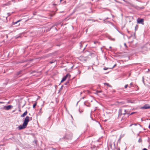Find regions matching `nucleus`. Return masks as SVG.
Here are the masks:
<instances>
[{
  "instance_id": "12",
  "label": "nucleus",
  "mask_w": 150,
  "mask_h": 150,
  "mask_svg": "<svg viewBox=\"0 0 150 150\" xmlns=\"http://www.w3.org/2000/svg\"><path fill=\"white\" fill-rule=\"evenodd\" d=\"M104 84L105 85H106V86H109L110 87V85L108 83H104Z\"/></svg>"
},
{
  "instance_id": "10",
  "label": "nucleus",
  "mask_w": 150,
  "mask_h": 150,
  "mask_svg": "<svg viewBox=\"0 0 150 150\" xmlns=\"http://www.w3.org/2000/svg\"><path fill=\"white\" fill-rule=\"evenodd\" d=\"M21 20H19L15 22H13V25H15L18 22H20Z\"/></svg>"
},
{
  "instance_id": "26",
  "label": "nucleus",
  "mask_w": 150,
  "mask_h": 150,
  "mask_svg": "<svg viewBox=\"0 0 150 150\" xmlns=\"http://www.w3.org/2000/svg\"><path fill=\"white\" fill-rule=\"evenodd\" d=\"M124 45H125V47H127V45H126V43H125L124 44Z\"/></svg>"
},
{
  "instance_id": "23",
  "label": "nucleus",
  "mask_w": 150,
  "mask_h": 150,
  "mask_svg": "<svg viewBox=\"0 0 150 150\" xmlns=\"http://www.w3.org/2000/svg\"><path fill=\"white\" fill-rule=\"evenodd\" d=\"M138 27V26L137 25H136V26L135 27V30L137 29Z\"/></svg>"
},
{
  "instance_id": "30",
  "label": "nucleus",
  "mask_w": 150,
  "mask_h": 150,
  "mask_svg": "<svg viewBox=\"0 0 150 150\" xmlns=\"http://www.w3.org/2000/svg\"><path fill=\"white\" fill-rule=\"evenodd\" d=\"M95 121L96 122H98V123L99 124H100V123H99V122H98V121H96V120H95Z\"/></svg>"
},
{
  "instance_id": "32",
  "label": "nucleus",
  "mask_w": 150,
  "mask_h": 150,
  "mask_svg": "<svg viewBox=\"0 0 150 150\" xmlns=\"http://www.w3.org/2000/svg\"><path fill=\"white\" fill-rule=\"evenodd\" d=\"M133 125V124H131L130 125H129V127H131L132 125Z\"/></svg>"
},
{
  "instance_id": "34",
  "label": "nucleus",
  "mask_w": 150,
  "mask_h": 150,
  "mask_svg": "<svg viewBox=\"0 0 150 150\" xmlns=\"http://www.w3.org/2000/svg\"><path fill=\"white\" fill-rule=\"evenodd\" d=\"M127 32L129 33H130V31H128V30H127Z\"/></svg>"
},
{
  "instance_id": "19",
  "label": "nucleus",
  "mask_w": 150,
  "mask_h": 150,
  "mask_svg": "<svg viewBox=\"0 0 150 150\" xmlns=\"http://www.w3.org/2000/svg\"><path fill=\"white\" fill-rule=\"evenodd\" d=\"M128 85L127 84H126V85H125V88H126L127 87H128Z\"/></svg>"
},
{
  "instance_id": "29",
  "label": "nucleus",
  "mask_w": 150,
  "mask_h": 150,
  "mask_svg": "<svg viewBox=\"0 0 150 150\" xmlns=\"http://www.w3.org/2000/svg\"><path fill=\"white\" fill-rule=\"evenodd\" d=\"M142 79H143V81L144 82V77H142Z\"/></svg>"
},
{
  "instance_id": "37",
  "label": "nucleus",
  "mask_w": 150,
  "mask_h": 150,
  "mask_svg": "<svg viewBox=\"0 0 150 150\" xmlns=\"http://www.w3.org/2000/svg\"><path fill=\"white\" fill-rule=\"evenodd\" d=\"M112 40H115V39H112Z\"/></svg>"
},
{
  "instance_id": "17",
  "label": "nucleus",
  "mask_w": 150,
  "mask_h": 150,
  "mask_svg": "<svg viewBox=\"0 0 150 150\" xmlns=\"http://www.w3.org/2000/svg\"><path fill=\"white\" fill-rule=\"evenodd\" d=\"M138 142H142V139L141 138L139 139L138 140Z\"/></svg>"
},
{
  "instance_id": "28",
  "label": "nucleus",
  "mask_w": 150,
  "mask_h": 150,
  "mask_svg": "<svg viewBox=\"0 0 150 150\" xmlns=\"http://www.w3.org/2000/svg\"><path fill=\"white\" fill-rule=\"evenodd\" d=\"M116 66V64H115L114 66H113V67L112 68H114L115 66Z\"/></svg>"
},
{
  "instance_id": "31",
  "label": "nucleus",
  "mask_w": 150,
  "mask_h": 150,
  "mask_svg": "<svg viewBox=\"0 0 150 150\" xmlns=\"http://www.w3.org/2000/svg\"><path fill=\"white\" fill-rule=\"evenodd\" d=\"M79 112L80 113H81L83 112V111H81L79 110Z\"/></svg>"
},
{
  "instance_id": "40",
  "label": "nucleus",
  "mask_w": 150,
  "mask_h": 150,
  "mask_svg": "<svg viewBox=\"0 0 150 150\" xmlns=\"http://www.w3.org/2000/svg\"><path fill=\"white\" fill-rule=\"evenodd\" d=\"M110 48H111V47H110Z\"/></svg>"
},
{
  "instance_id": "2",
  "label": "nucleus",
  "mask_w": 150,
  "mask_h": 150,
  "mask_svg": "<svg viewBox=\"0 0 150 150\" xmlns=\"http://www.w3.org/2000/svg\"><path fill=\"white\" fill-rule=\"evenodd\" d=\"M129 114V112L126 109H124L122 108H120L119 110L118 118H121V116L123 115L127 114L128 115Z\"/></svg>"
},
{
  "instance_id": "36",
  "label": "nucleus",
  "mask_w": 150,
  "mask_h": 150,
  "mask_svg": "<svg viewBox=\"0 0 150 150\" xmlns=\"http://www.w3.org/2000/svg\"><path fill=\"white\" fill-rule=\"evenodd\" d=\"M149 128L150 129V124L149 125Z\"/></svg>"
},
{
  "instance_id": "39",
  "label": "nucleus",
  "mask_w": 150,
  "mask_h": 150,
  "mask_svg": "<svg viewBox=\"0 0 150 150\" xmlns=\"http://www.w3.org/2000/svg\"><path fill=\"white\" fill-rule=\"evenodd\" d=\"M62 0H60V2H61V1H62Z\"/></svg>"
},
{
  "instance_id": "8",
  "label": "nucleus",
  "mask_w": 150,
  "mask_h": 150,
  "mask_svg": "<svg viewBox=\"0 0 150 150\" xmlns=\"http://www.w3.org/2000/svg\"><path fill=\"white\" fill-rule=\"evenodd\" d=\"M27 112H28L27 110H26L22 115H21V117H25L27 115Z\"/></svg>"
},
{
  "instance_id": "5",
  "label": "nucleus",
  "mask_w": 150,
  "mask_h": 150,
  "mask_svg": "<svg viewBox=\"0 0 150 150\" xmlns=\"http://www.w3.org/2000/svg\"><path fill=\"white\" fill-rule=\"evenodd\" d=\"M70 76H71V75L70 74H67L65 76H64L63 77L61 82H63V81H64L66 80L67 77H69V78H70Z\"/></svg>"
},
{
  "instance_id": "25",
  "label": "nucleus",
  "mask_w": 150,
  "mask_h": 150,
  "mask_svg": "<svg viewBox=\"0 0 150 150\" xmlns=\"http://www.w3.org/2000/svg\"><path fill=\"white\" fill-rule=\"evenodd\" d=\"M54 61H50V64H52L53 63H54Z\"/></svg>"
},
{
  "instance_id": "24",
  "label": "nucleus",
  "mask_w": 150,
  "mask_h": 150,
  "mask_svg": "<svg viewBox=\"0 0 150 150\" xmlns=\"http://www.w3.org/2000/svg\"><path fill=\"white\" fill-rule=\"evenodd\" d=\"M80 46L81 47V46H82V42H80Z\"/></svg>"
},
{
  "instance_id": "41",
  "label": "nucleus",
  "mask_w": 150,
  "mask_h": 150,
  "mask_svg": "<svg viewBox=\"0 0 150 150\" xmlns=\"http://www.w3.org/2000/svg\"><path fill=\"white\" fill-rule=\"evenodd\" d=\"M94 43H96V42H94Z\"/></svg>"
},
{
  "instance_id": "16",
  "label": "nucleus",
  "mask_w": 150,
  "mask_h": 150,
  "mask_svg": "<svg viewBox=\"0 0 150 150\" xmlns=\"http://www.w3.org/2000/svg\"><path fill=\"white\" fill-rule=\"evenodd\" d=\"M122 136L121 135L120 136L118 140V141H119V142H120V140L121 139H122Z\"/></svg>"
},
{
  "instance_id": "20",
  "label": "nucleus",
  "mask_w": 150,
  "mask_h": 150,
  "mask_svg": "<svg viewBox=\"0 0 150 150\" xmlns=\"http://www.w3.org/2000/svg\"><path fill=\"white\" fill-rule=\"evenodd\" d=\"M11 13H7V14L8 15V16H10V15H11Z\"/></svg>"
},
{
  "instance_id": "22",
  "label": "nucleus",
  "mask_w": 150,
  "mask_h": 150,
  "mask_svg": "<svg viewBox=\"0 0 150 150\" xmlns=\"http://www.w3.org/2000/svg\"><path fill=\"white\" fill-rule=\"evenodd\" d=\"M108 69V68H107L106 67H104L103 68V69L104 70H107Z\"/></svg>"
},
{
  "instance_id": "3",
  "label": "nucleus",
  "mask_w": 150,
  "mask_h": 150,
  "mask_svg": "<svg viewBox=\"0 0 150 150\" xmlns=\"http://www.w3.org/2000/svg\"><path fill=\"white\" fill-rule=\"evenodd\" d=\"M72 137V135L70 133H66L64 136L63 137L60 139L59 140L60 141H62L64 139H71Z\"/></svg>"
},
{
  "instance_id": "1",
  "label": "nucleus",
  "mask_w": 150,
  "mask_h": 150,
  "mask_svg": "<svg viewBox=\"0 0 150 150\" xmlns=\"http://www.w3.org/2000/svg\"><path fill=\"white\" fill-rule=\"evenodd\" d=\"M32 119V117H29L26 116L25 117L24 122L22 125H20L18 127L19 130H21L25 128L28 125V123Z\"/></svg>"
},
{
  "instance_id": "38",
  "label": "nucleus",
  "mask_w": 150,
  "mask_h": 150,
  "mask_svg": "<svg viewBox=\"0 0 150 150\" xmlns=\"http://www.w3.org/2000/svg\"><path fill=\"white\" fill-rule=\"evenodd\" d=\"M148 71H150V69H148Z\"/></svg>"
},
{
  "instance_id": "9",
  "label": "nucleus",
  "mask_w": 150,
  "mask_h": 150,
  "mask_svg": "<svg viewBox=\"0 0 150 150\" xmlns=\"http://www.w3.org/2000/svg\"><path fill=\"white\" fill-rule=\"evenodd\" d=\"M22 72V71H18L16 73V75L19 77V76L21 74Z\"/></svg>"
},
{
  "instance_id": "4",
  "label": "nucleus",
  "mask_w": 150,
  "mask_h": 150,
  "mask_svg": "<svg viewBox=\"0 0 150 150\" xmlns=\"http://www.w3.org/2000/svg\"><path fill=\"white\" fill-rule=\"evenodd\" d=\"M137 22L138 23H141L142 25H144V19L143 18H138L137 20Z\"/></svg>"
},
{
  "instance_id": "6",
  "label": "nucleus",
  "mask_w": 150,
  "mask_h": 150,
  "mask_svg": "<svg viewBox=\"0 0 150 150\" xmlns=\"http://www.w3.org/2000/svg\"><path fill=\"white\" fill-rule=\"evenodd\" d=\"M142 109H148L150 108V106L148 104H146L144 105L143 107H142L141 108Z\"/></svg>"
},
{
  "instance_id": "42",
  "label": "nucleus",
  "mask_w": 150,
  "mask_h": 150,
  "mask_svg": "<svg viewBox=\"0 0 150 150\" xmlns=\"http://www.w3.org/2000/svg\"><path fill=\"white\" fill-rule=\"evenodd\" d=\"M0 103H2V102H0Z\"/></svg>"
},
{
  "instance_id": "27",
  "label": "nucleus",
  "mask_w": 150,
  "mask_h": 150,
  "mask_svg": "<svg viewBox=\"0 0 150 150\" xmlns=\"http://www.w3.org/2000/svg\"><path fill=\"white\" fill-rule=\"evenodd\" d=\"M143 150H148V149L146 148H144L143 149Z\"/></svg>"
},
{
  "instance_id": "21",
  "label": "nucleus",
  "mask_w": 150,
  "mask_h": 150,
  "mask_svg": "<svg viewBox=\"0 0 150 150\" xmlns=\"http://www.w3.org/2000/svg\"><path fill=\"white\" fill-rule=\"evenodd\" d=\"M69 83V81H67V82L65 83V84L66 85H67L68 83Z\"/></svg>"
},
{
  "instance_id": "13",
  "label": "nucleus",
  "mask_w": 150,
  "mask_h": 150,
  "mask_svg": "<svg viewBox=\"0 0 150 150\" xmlns=\"http://www.w3.org/2000/svg\"><path fill=\"white\" fill-rule=\"evenodd\" d=\"M37 103L36 102H35L33 105V108H34L35 106L36 105Z\"/></svg>"
},
{
  "instance_id": "33",
  "label": "nucleus",
  "mask_w": 150,
  "mask_h": 150,
  "mask_svg": "<svg viewBox=\"0 0 150 150\" xmlns=\"http://www.w3.org/2000/svg\"><path fill=\"white\" fill-rule=\"evenodd\" d=\"M124 120V119H123V118L122 117V118H121V121H122V120Z\"/></svg>"
},
{
  "instance_id": "11",
  "label": "nucleus",
  "mask_w": 150,
  "mask_h": 150,
  "mask_svg": "<svg viewBox=\"0 0 150 150\" xmlns=\"http://www.w3.org/2000/svg\"><path fill=\"white\" fill-rule=\"evenodd\" d=\"M132 87H134V85L132 83V82H131L130 83V86H129V88H130Z\"/></svg>"
},
{
  "instance_id": "15",
  "label": "nucleus",
  "mask_w": 150,
  "mask_h": 150,
  "mask_svg": "<svg viewBox=\"0 0 150 150\" xmlns=\"http://www.w3.org/2000/svg\"><path fill=\"white\" fill-rule=\"evenodd\" d=\"M134 86H136V91L138 90L139 89V87L137 85H134Z\"/></svg>"
},
{
  "instance_id": "14",
  "label": "nucleus",
  "mask_w": 150,
  "mask_h": 150,
  "mask_svg": "<svg viewBox=\"0 0 150 150\" xmlns=\"http://www.w3.org/2000/svg\"><path fill=\"white\" fill-rule=\"evenodd\" d=\"M102 92V91H98V90H97L96 91V93L98 94V93H101Z\"/></svg>"
},
{
  "instance_id": "18",
  "label": "nucleus",
  "mask_w": 150,
  "mask_h": 150,
  "mask_svg": "<svg viewBox=\"0 0 150 150\" xmlns=\"http://www.w3.org/2000/svg\"><path fill=\"white\" fill-rule=\"evenodd\" d=\"M136 112H132L131 113H130V114H129V115H128V116L130 115H132L135 113Z\"/></svg>"
},
{
  "instance_id": "7",
  "label": "nucleus",
  "mask_w": 150,
  "mask_h": 150,
  "mask_svg": "<svg viewBox=\"0 0 150 150\" xmlns=\"http://www.w3.org/2000/svg\"><path fill=\"white\" fill-rule=\"evenodd\" d=\"M12 107V106L11 105H8L5 107V109L6 110H8L11 109Z\"/></svg>"
},
{
  "instance_id": "35",
  "label": "nucleus",
  "mask_w": 150,
  "mask_h": 150,
  "mask_svg": "<svg viewBox=\"0 0 150 150\" xmlns=\"http://www.w3.org/2000/svg\"><path fill=\"white\" fill-rule=\"evenodd\" d=\"M133 125H134L136 126V125H137V124H136L134 123V124H133Z\"/></svg>"
}]
</instances>
